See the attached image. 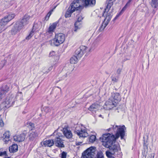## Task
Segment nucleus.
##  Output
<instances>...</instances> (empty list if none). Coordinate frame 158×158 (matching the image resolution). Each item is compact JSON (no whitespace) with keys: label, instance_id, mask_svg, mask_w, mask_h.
Returning <instances> with one entry per match:
<instances>
[{"label":"nucleus","instance_id":"nucleus-8","mask_svg":"<svg viewBox=\"0 0 158 158\" xmlns=\"http://www.w3.org/2000/svg\"><path fill=\"white\" fill-rule=\"evenodd\" d=\"M86 49L87 48L85 46H80L75 52L76 56L80 59L86 52Z\"/></svg>","mask_w":158,"mask_h":158},{"label":"nucleus","instance_id":"nucleus-41","mask_svg":"<svg viewBox=\"0 0 158 158\" xmlns=\"http://www.w3.org/2000/svg\"><path fill=\"white\" fill-rule=\"evenodd\" d=\"M61 158H66L67 153L63 152L61 154Z\"/></svg>","mask_w":158,"mask_h":158},{"label":"nucleus","instance_id":"nucleus-19","mask_svg":"<svg viewBox=\"0 0 158 158\" xmlns=\"http://www.w3.org/2000/svg\"><path fill=\"white\" fill-rule=\"evenodd\" d=\"M115 0H108L107 2V5L106 8L105 9V11L104 12V13L102 15L103 16H104L106 12L109 11L112 6L113 4V2L115 1Z\"/></svg>","mask_w":158,"mask_h":158},{"label":"nucleus","instance_id":"nucleus-14","mask_svg":"<svg viewBox=\"0 0 158 158\" xmlns=\"http://www.w3.org/2000/svg\"><path fill=\"white\" fill-rule=\"evenodd\" d=\"M68 68L66 67H64L62 70L61 72L59 74V76L61 78V80L64 79L66 78L68 75L70 73L69 71H66V70Z\"/></svg>","mask_w":158,"mask_h":158},{"label":"nucleus","instance_id":"nucleus-6","mask_svg":"<svg viewBox=\"0 0 158 158\" xmlns=\"http://www.w3.org/2000/svg\"><path fill=\"white\" fill-rule=\"evenodd\" d=\"M73 9L74 10V11L76 10H79L83 9V6L82 5L81 2H80L79 0H74L71 3L69 6Z\"/></svg>","mask_w":158,"mask_h":158},{"label":"nucleus","instance_id":"nucleus-26","mask_svg":"<svg viewBox=\"0 0 158 158\" xmlns=\"http://www.w3.org/2000/svg\"><path fill=\"white\" fill-rule=\"evenodd\" d=\"M74 11H75L74 10V9H72L71 7L69 6L65 14V17L66 18L70 17L71 16V14Z\"/></svg>","mask_w":158,"mask_h":158},{"label":"nucleus","instance_id":"nucleus-13","mask_svg":"<svg viewBox=\"0 0 158 158\" xmlns=\"http://www.w3.org/2000/svg\"><path fill=\"white\" fill-rule=\"evenodd\" d=\"M54 144L59 148L64 147L63 140L59 137H57L54 139Z\"/></svg>","mask_w":158,"mask_h":158},{"label":"nucleus","instance_id":"nucleus-40","mask_svg":"<svg viewBox=\"0 0 158 158\" xmlns=\"http://www.w3.org/2000/svg\"><path fill=\"white\" fill-rule=\"evenodd\" d=\"M15 15L14 14H11L9 15H8V17L9 18V19L11 20L13 19L15 17Z\"/></svg>","mask_w":158,"mask_h":158},{"label":"nucleus","instance_id":"nucleus-23","mask_svg":"<svg viewBox=\"0 0 158 158\" xmlns=\"http://www.w3.org/2000/svg\"><path fill=\"white\" fill-rule=\"evenodd\" d=\"M82 1L85 6L94 5L96 2L95 0H82Z\"/></svg>","mask_w":158,"mask_h":158},{"label":"nucleus","instance_id":"nucleus-32","mask_svg":"<svg viewBox=\"0 0 158 158\" xmlns=\"http://www.w3.org/2000/svg\"><path fill=\"white\" fill-rule=\"evenodd\" d=\"M132 0H129L125 6H124L123 8L121 10V12L124 11L130 5V3Z\"/></svg>","mask_w":158,"mask_h":158},{"label":"nucleus","instance_id":"nucleus-45","mask_svg":"<svg viewBox=\"0 0 158 158\" xmlns=\"http://www.w3.org/2000/svg\"><path fill=\"white\" fill-rule=\"evenodd\" d=\"M111 79H112V81H114V82H116L118 81V79H117L116 77H111Z\"/></svg>","mask_w":158,"mask_h":158},{"label":"nucleus","instance_id":"nucleus-11","mask_svg":"<svg viewBox=\"0 0 158 158\" xmlns=\"http://www.w3.org/2000/svg\"><path fill=\"white\" fill-rule=\"evenodd\" d=\"M26 135L24 133L16 135L14 136V140L18 142H22L23 141L25 138Z\"/></svg>","mask_w":158,"mask_h":158},{"label":"nucleus","instance_id":"nucleus-27","mask_svg":"<svg viewBox=\"0 0 158 158\" xmlns=\"http://www.w3.org/2000/svg\"><path fill=\"white\" fill-rule=\"evenodd\" d=\"M58 23L55 22L53 23L49 27L48 32L49 33H51L53 32L54 30L56 28Z\"/></svg>","mask_w":158,"mask_h":158},{"label":"nucleus","instance_id":"nucleus-59","mask_svg":"<svg viewBox=\"0 0 158 158\" xmlns=\"http://www.w3.org/2000/svg\"><path fill=\"white\" fill-rule=\"evenodd\" d=\"M114 158V157H111V158Z\"/></svg>","mask_w":158,"mask_h":158},{"label":"nucleus","instance_id":"nucleus-35","mask_svg":"<svg viewBox=\"0 0 158 158\" xmlns=\"http://www.w3.org/2000/svg\"><path fill=\"white\" fill-rule=\"evenodd\" d=\"M10 137L9 132L6 131L3 134V136H2V138H9Z\"/></svg>","mask_w":158,"mask_h":158},{"label":"nucleus","instance_id":"nucleus-55","mask_svg":"<svg viewBox=\"0 0 158 158\" xmlns=\"http://www.w3.org/2000/svg\"><path fill=\"white\" fill-rule=\"evenodd\" d=\"M19 94H21V95H22V93L21 92H20Z\"/></svg>","mask_w":158,"mask_h":158},{"label":"nucleus","instance_id":"nucleus-12","mask_svg":"<svg viewBox=\"0 0 158 158\" xmlns=\"http://www.w3.org/2000/svg\"><path fill=\"white\" fill-rule=\"evenodd\" d=\"M112 100L116 102L117 104L121 100V97L120 94L118 93H114L112 94V95L110 98Z\"/></svg>","mask_w":158,"mask_h":158},{"label":"nucleus","instance_id":"nucleus-31","mask_svg":"<svg viewBox=\"0 0 158 158\" xmlns=\"http://www.w3.org/2000/svg\"><path fill=\"white\" fill-rule=\"evenodd\" d=\"M6 25L3 21H0V33L5 29V26Z\"/></svg>","mask_w":158,"mask_h":158},{"label":"nucleus","instance_id":"nucleus-5","mask_svg":"<svg viewBox=\"0 0 158 158\" xmlns=\"http://www.w3.org/2000/svg\"><path fill=\"white\" fill-rule=\"evenodd\" d=\"M65 36L61 33L56 34L53 39V44L56 46H58L62 44L65 40Z\"/></svg>","mask_w":158,"mask_h":158},{"label":"nucleus","instance_id":"nucleus-17","mask_svg":"<svg viewBox=\"0 0 158 158\" xmlns=\"http://www.w3.org/2000/svg\"><path fill=\"white\" fill-rule=\"evenodd\" d=\"M38 136V134L37 131H30L28 134L29 139L30 141H32L35 140Z\"/></svg>","mask_w":158,"mask_h":158},{"label":"nucleus","instance_id":"nucleus-36","mask_svg":"<svg viewBox=\"0 0 158 158\" xmlns=\"http://www.w3.org/2000/svg\"><path fill=\"white\" fill-rule=\"evenodd\" d=\"M10 20L9 19V18L8 17V16H5L4 18H3L1 20V21H3V23H5L6 24L7 23L10 21Z\"/></svg>","mask_w":158,"mask_h":158},{"label":"nucleus","instance_id":"nucleus-29","mask_svg":"<svg viewBox=\"0 0 158 158\" xmlns=\"http://www.w3.org/2000/svg\"><path fill=\"white\" fill-rule=\"evenodd\" d=\"M150 4L152 8L158 9V0H152Z\"/></svg>","mask_w":158,"mask_h":158},{"label":"nucleus","instance_id":"nucleus-37","mask_svg":"<svg viewBox=\"0 0 158 158\" xmlns=\"http://www.w3.org/2000/svg\"><path fill=\"white\" fill-rule=\"evenodd\" d=\"M96 139V136L94 135H92L91 136L89 139V141L91 143H93Z\"/></svg>","mask_w":158,"mask_h":158},{"label":"nucleus","instance_id":"nucleus-44","mask_svg":"<svg viewBox=\"0 0 158 158\" xmlns=\"http://www.w3.org/2000/svg\"><path fill=\"white\" fill-rule=\"evenodd\" d=\"M6 151H4V152H1L0 151V156H3L6 155Z\"/></svg>","mask_w":158,"mask_h":158},{"label":"nucleus","instance_id":"nucleus-52","mask_svg":"<svg viewBox=\"0 0 158 158\" xmlns=\"http://www.w3.org/2000/svg\"><path fill=\"white\" fill-rule=\"evenodd\" d=\"M52 67L53 66H52L51 67H50L49 69L50 70H51L52 69Z\"/></svg>","mask_w":158,"mask_h":158},{"label":"nucleus","instance_id":"nucleus-53","mask_svg":"<svg viewBox=\"0 0 158 158\" xmlns=\"http://www.w3.org/2000/svg\"><path fill=\"white\" fill-rule=\"evenodd\" d=\"M78 18H80V20L81 19V20L82 19V18L81 17H79Z\"/></svg>","mask_w":158,"mask_h":158},{"label":"nucleus","instance_id":"nucleus-33","mask_svg":"<svg viewBox=\"0 0 158 158\" xmlns=\"http://www.w3.org/2000/svg\"><path fill=\"white\" fill-rule=\"evenodd\" d=\"M28 127L31 130H33L35 128L34 124L31 122H28L27 123Z\"/></svg>","mask_w":158,"mask_h":158},{"label":"nucleus","instance_id":"nucleus-57","mask_svg":"<svg viewBox=\"0 0 158 158\" xmlns=\"http://www.w3.org/2000/svg\"><path fill=\"white\" fill-rule=\"evenodd\" d=\"M101 116H102V115H99V116H100V117H101Z\"/></svg>","mask_w":158,"mask_h":158},{"label":"nucleus","instance_id":"nucleus-4","mask_svg":"<svg viewBox=\"0 0 158 158\" xmlns=\"http://www.w3.org/2000/svg\"><path fill=\"white\" fill-rule=\"evenodd\" d=\"M95 148L91 147L82 153L81 158H93L95 154Z\"/></svg>","mask_w":158,"mask_h":158},{"label":"nucleus","instance_id":"nucleus-50","mask_svg":"<svg viewBox=\"0 0 158 158\" xmlns=\"http://www.w3.org/2000/svg\"><path fill=\"white\" fill-rule=\"evenodd\" d=\"M106 154L107 156L109 157L110 156L109 154H112L111 152V151L109 152H106Z\"/></svg>","mask_w":158,"mask_h":158},{"label":"nucleus","instance_id":"nucleus-56","mask_svg":"<svg viewBox=\"0 0 158 158\" xmlns=\"http://www.w3.org/2000/svg\"><path fill=\"white\" fill-rule=\"evenodd\" d=\"M125 61H126V60H128V59H125Z\"/></svg>","mask_w":158,"mask_h":158},{"label":"nucleus","instance_id":"nucleus-48","mask_svg":"<svg viewBox=\"0 0 158 158\" xmlns=\"http://www.w3.org/2000/svg\"><path fill=\"white\" fill-rule=\"evenodd\" d=\"M50 109L48 107H46V109H45V112H49L51 111Z\"/></svg>","mask_w":158,"mask_h":158},{"label":"nucleus","instance_id":"nucleus-25","mask_svg":"<svg viewBox=\"0 0 158 158\" xmlns=\"http://www.w3.org/2000/svg\"><path fill=\"white\" fill-rule=\"evenodd\" d=\"M9 150L10 153H14L16 152L18 150V146L16 144H13L9 147Z\"/></svg>","mask_w":158,"mask_h":158},{"label":"nucleus","instance_id":"nucleus-20","mask_svg":"<svg viewBox=\"0 0 158 158\" xmlns=\"http://www.w3.org/2000/svg\"><path fill=\"white\" fill-rule=\"evenodd\" d=\"M29 18V17L28 15H26L24 16L23 18L20 21H19L17 22H19L20 23V26L22 25L23 28L24 25H26L28 23V20Z\"/></svg>","mask_w":158,"mask_h":158},{"label":"nucleus","instance_id":"nucleus-47","mask_svg":"<svg viewBox=\"0 0 158 158\" xmlns=\"http://www.w3.org/2000/svg\"><path fill=\"white\" fill-rule=\"evenodd\" d=\"M123 11H124L121 12V11L119 13V14H118V15H117L116 16V17H115V18L113 19V21H115L119 16L120 15L121 13L123 12Z\"/></svg>","mask_w":158,"mask_h":158},{"label":"nucleus","instance_id":"nucleus-30","mask_svg":"<svg viewBox=\"0 0 158 158\" xmlns=\"http://www.w3.org/2000/svg\"><path fill=\"white\" fill-rule=\"evenodd\" d=\"M79 59V58L76 56H74L70 58V63L72 64H76L77 63Z\"/></svg>","mask_w":158,"mask_h":158},{"label":"nucleus","instance_id":"nucleus-39","mask_svg":"<svg viewBox=\"0 0 158 158\" xmlns=\"http://www.w3.org/2000/svg\"><path fill=\"white\" fill-rule=\"evenodd\" d=\"M33 31H31L29 34L26 38V39L27 40H29L31 38L32 36L33 35Z\"/></svg>","mask_w":158,"mask_h":158},{"label":"nucleus","instance_id":"nucleus-54","mask_svg":"<svg viewBox=\"0 0 158 158\" xmlns=\"http://www.w3.org/2000/svg\"><path fill=\"white\" fill-rule=\"evenodd\" d=\"M155 12H156L154 10H153V12H152V13H153V14H155Z\"/></svg>","mask_w":158,"mask_h":158},{"label":"nucleus","instance_id":"nucleus-22","mask_svg":"<svg viewBox=\"0 0 158 158\" xmlns=\"http://www.w3.org/2000/svg\"><path fill=\"white\" fill-rule=\"evenodd\" d=\"M109 148L110 151L111 152L112 154H113L115 152H117L118 149L119 148V146L118 145L115 144H113L110 145L109 148Z\"/></svg>","mask_w":158,"mask_h":158},{"label":"nucleus","instance_id":"nucleus-34","mask_svg":"<svg viewBox=\"0 0 158 158\" xmlns=\"http://www.w3.org/2000/svg\"><path fill=\"white\" fill-rule=\"evenodd\" d=\"M56 6H55L53 9L50 11L46 15L45 17V19L46 20H48L49 19V17L52 14V12L56 8Z\"/></svg>","mask_w":158,"mask_h":158},{"label":"nucleus","instance_id":"nucleus-38","mask_svg":"<svg viewBox=\"0 0 158 158\" xmlns=\"http://www.w3.org/2000/svg\"><path fill=\"white\" fill-rule=\"evenodd\" d=\"M6 61L5 60H3L1 61V63L0 64V67L1 69L6 64Z\"/></svg>","mask_w":158,"mask_h":158},{"label":"nucleus","instance_id":"nucleus-2","mask_svg":"<svg viewBox=\"0 0 158 158\" xmlns=\"http://www.w3.org/2000/svg\"><path fill=\"white\" fill-rule=\"evenodd\" d=\"M112 130L114 131H116L115 137L116 139L118 138L119 137H120L121 139H123L125 135V131L126 130V128L124 125H113L112 127L108 129V131Z\"/></svg>","mask_w":158,"mask_h":158},{"label":"nucleus","instance_id":"nucleus-46","mask_svg":"<svg viewBox=\"0 0 158 158\" xmlns=\"http://www.w3.org/2000/svg\"><path fill=\"white\" fill-rule=\"evenodd\" d=\"M55 55V53L54 51H52L50 52L49 53V56L50 57H52Z\"/></svg>","mask_w":158,"mask_h":158},{"label":"nucleus","instance_id":"nucleus-9","mask_svg":"<svg viewBox=\"0 0 158 158\" xmlns=\"http://www.w3.org/2000/svg\"><path fill=\"white\" fill-rule=\"evenodd\" d=\"M112 15L110 13H108L104 21L102 23V25L100 27L101 31L103 30L108 24L112 17Z\"/></svg>","mask_w":158,"mask_h":158},{"label":"nucleus","instance_id":"nucleus-42","mask_svg":"<svg viewBox=\"0 0 158 158\" xmlns=\"http://www.w3.org/2000/svg\"><path fill=\"white\" fill-rule=\"evenodd\" d=\"M4 123L2 120V118H0V127H2L4 126Z\"/></svg>","mask_w":158,"mask_h":158},{"label":"nucleus","instance_id":"nucleus-15","mask_svg":"<svg viewBox=\"0 0 158 158\" xmlns=\"http://www.w3.org/2000/svg\"><path fill=\"white\" fill-rule=\"evenodd\" d=\"M99 105L97 103H94L90 105L88 108V110L92 113H95L100 108Z\"/></svg>","mask_w":158,"mask_h":158},{"label":"nucleus","instance_id":"nucleus-10","mask_svg":"<svg viewBox=\"0 0 158 158\" xmlns=\"http://www.w3.org/2000/svg\"><path fill=\"white\" fill-rule=\"evenodd\" d=\"M20 23L16 22L11 31V32L12 35H15L18 31L22 28V25H20Z\"/></svg>","mask_w":158,"mask_h":158},{"label":"nucleus","instance_id":"nucleus-18","mask_svg":"<svg viewBox=\"0 0 158 158\" xmlns=\"http://www.w3.org/2000/svg\"><path fill=\"white\" fill-rule=\"evenodd\" d=\"M9 90V88L7 85H3L2 88L0 89V93L3 97H4L5 94Z\"/></svg>","mask_w":158,"mask_h":158},{"label":"nucleus","instance_id":"nucleus-49","mask_svg":"<svg viewBox=\"0 0 158 158\" xmlns=\"http://www.w3.org/2000/svg\"><path fill=\"white\" fill-rule=\"evenodd\" d=\"M122 71V69L119 68L117 70V73L118 74H120Z\"/></svg>","mask_w":158,"mask_h":158},{"label":"nucleus","instance_id":"nucleus-1","mask_svg":"<svg viewBox=\"0 0 158 158\" xmlns=\"http://www.w3.org/2000/svg\"><path fill=\"white\" fill-rule=\"evenodd\" d=\"M100 139L102 143V145L107 148H109L110 145L114 144L116 139L114 135L108 133L103 134L100 137Z\"/></svg>","mask_w":158,"mask_h":158},{"label":"nucleus","instance_id":"nucleus-43","mask_svg":"<svg viewBox=\"0 0 158 158\" xmlns=\"http://www.w3.org/2000/svg\"><path fill=\"white\" fill-rule=\"evenodd\" d=\"M2 140L5 143H7L10 141L9 138H3Z\"/></svg>","mask_w":158,"mask_h":158},{"label":"nucleus","instance_id":"nucleus-3","mask_svg":"<svg viewBox=\"0 0 158 158\" xmlns=\"http://www.w3.org/2000/svg\"><path fill=\"white\" fill-rule=\"evenodd\" d=\"M15 98L13 96L11 95L8 98H7L5 101L2 102L0 105L1 109L6 110L12 106L15 101Z\"/></svg>","mask_w":158,"mask_h":158},{"label":"nucleus","instance_id":"nucleus-21","mask_svg":"<svg viewBox=\"0 0 158 158\" xmlns=\"http://www.w3.org/2000/svg\"><path fill=\"white\" fill-rule=\"evenodd\" d=\"M63 132L64 136L67 138H70L73 136L71 131L66 128H63Z\"/></svg>","mask_w":158,"mask_h":158},{"label":"nucleus","instance_id":"nucleus-51","mask_svg":"<svg viewBox=\"0 0 158 158\" xmlns=\"http://www.w3.org/2000/svg\"><path fill=\"white\" fill-rule=\"evenodd\" d=\"M82 143V142H77L76 143V145H79Z\"/></svg>","mask_w":158,"mask_h":158},{"label":"nucleus","instance_id":"nucleus-16","mask_svg":"<svg viewBox=\"0 0 158 158\" xmlns=\"http://www.w3.org/2000/svg\"><path fill=\"white\" fill-rule=\"evenodd\" d=\"M75 133L79 136L80 138H85L88 136V134L85 130H77L75 131Z\"/></svg>","mask_w":158,"mask_h":158},{"label":"nucleus","instance_id":"nucleus-7","mask_svg":"<svg viewBox=\"0 0 158 158\" xmlns=\"http://www.w3.org/2000/svg\"><path fill=\"white\" fill-rule=\"evenodd\" d=\"M117 105L116 102H114V101L110 98L106 102L104 108L106 110H110L116 106Z\"/></svg>","mask_w":158,"mask_h":158},{"label":"nucleus","instance_id":"nucleus-24","mask_svg":"<svg viewBox=\"0 0 158 158\" xmlns=\"http://www.w3.org/2000/svg\"><path fill=\"white\" fill-rule=\"evenodd\" d=\"M43 145L45 147H51L54 144V141L53 140H48L44 141Z\"/></svg>","mask_w":158,"mask_h":158},{"label":"nucleus","instance_id":"nucleus-28","mask_svg":"<svg viewBox=\"0 0 158 158\" xmlns=\"http://www.w3.org/2000/svg\"><path fill=\"white\" fill-rule=\"evenodd\" d=\"M81 19L80 18H78L77 21L75 23V27L74 31H77L78 29H80L81 27Z\"/></svg>","mask_w":158,"mask_h":158},{"label":"nucleus","instance_id":"nucleus-58","mask_svg":"<svg viewBox=\"0 0 158 158\" xmlns=\"http://www.w3.org/2000/svg\"><path fill=\"white\" fill-rule=\"evenodd\" d=\"M150 158H153V157H152L151 156Z\"/></svg>","mask_w":158,"mask_h":158}]
</instances>
